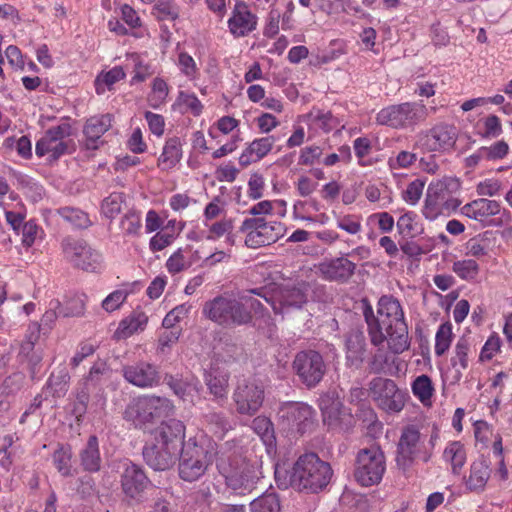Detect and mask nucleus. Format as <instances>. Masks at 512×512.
Listing matches in <instances>:
<instances>
[{"mask_svg":"<svg viewBox=\"0 0 512 512\" xmlns=\"http://www.w3.org/2000/svg\"><path fill=\"white\" fill-rule=\"evenodd\" d=\"M500 212V204L495 200L479 198L465 204L461 208V214L476 220L483 221L486 218L497 215Z\"/></svg>","mask_w":512,"mask_h":512,"instance_id":"cd10ccee","label":"nucleus"},{"mask_svg":"<svg viewBox=\"0 0 512 512\" xmlns=\"http://www.w3.org/2000/svg\"><path fill=\"white\" fill-rule=\"evenodd\" d=\"M257 26V16L249 6L241 0L235 2L232 15L228 20V28L235 37H244L254 31Z\"/></svg>","mask_w":512,"mask_h":512,"instance_id":"4be33fe9","label":"nucleus"},{"mask_svg":"<svg viewBox=\"0 0 512 512\" xmlns=\"http://www.w3.org/2000/svg\"><path fill=\"white\" fill-rule=\"evenodd\" d=\"M165 382L174 392V394L184 401H187L191 398L192 390H197L196 384L173 375H166Z\"/></svg>","mask_w":512,"mask_h":512,"instance_id":"c03bdc74","label":"nucleus"},{"mask_svg":"<svg viewBox=\"0 0 512 512\" xmlns=\"http://www.w3.org/2000/svg\"><path fill=\"white\" fill-rule=\"evenodd\" d=\"M205 384L215 399H224L227 396L228 377L215 372H206L204 375Z\"/></svg>","mask_w":512,"mask_h":512,"instance_id":"a19ab883","label":"nucleus"},{"mask_svg":"<svg viewBox=\"0 0 512 512\" xmlns=\"http://www.w3.org/2000/svg\"><path fill=\"white\" fill-rule=\"evenodd\" d=\"M41 326L37 322L29 324L25 338L20 345L19 357L24 360L29 355L35 353L40 348H36V344L40 338Z\"/></svg>","mask_w":512,"mask_h":512,"instance_id":"ea45409f","label":"nucleus"},{"mask_svg":"<svg viewBox=\"0 0 512 512\" xmlns=\"http://www.w3.org/2000/svg\"><path fill=\"white\" fill-rule=\"evenodd\" d=\"M153 14L158 20H176L179 17V8L173 0H157L153 7Z\"/></svg>","mask_w":512,"mask_h":512,"instance_id":"3c124183","label":"nucleus"},{"mask_svg":"<svg viewBox=\"0 0 512 512\" xmlns=\"http://www.w3.org/2000/svg\"><path fill=\"white\" fill-rule=\"evenodd\" d=\"M179 336L180 330L178 328H165L158 338V352L166 354L177 343Z\"/></svg>","mask_w":512,"mask_h":512,"instance_id":"680f3d73","label":"nucleus"},{"mask_svg":"<svg viewBox=\"0 0 512 512\" xmlns=\"http://www.w3.org/2000/svg\"><path fill=\"white\" fill-rule=\"evenodd\" d=\"M274 143V136H267L255 139L248 145V147L240 155V165L246 167L253 162L261 160L272 150Z\"/></svg>","mask_w":512,"mask_h":512,"instance_id":"c756f323","label":"nucleus"},{"mask_svg":"<svg viewBox=\"0 0 512 512\" xmlns=\"http://www.w3.org/2000/svg\"><path fill=\"white\" fill-rule=\"evenodd\" d=\"M323 154V150L321 147L312 145L307 146L301 150L299 156V164L300 165H313L317 161H319L320 157Z\"/></svg>","mask_w":512,"mask_h":512,"instance_id":"774afa93","label":"nucleus"},{"mask_svg":"<svg viewBox=\"0 0 512 512\" xmlns=\"http://www.w3.org/2000/svg\"><path fill=\"white\" fill-rule=\"evenodd\" d=\"M109 367L103 360L96 361L90 368L87 375H85L79 385H84L92 391H100L103 377L108 373Z\"/></svg>","mask_w":512,"mask_h":512,"instance_id":"c9c22d12","label":"nucleus"},{"mask_svg":"<svg viewBox=\"0 0 512 512\" xmlns=\"http://www.w3.org/2000/svg\"><path fill=\"white\" fill-rule=\"evenodd\" d=\"M25 376L21 372H16L5 378L2 384V393L6 395L18 392L24 385Z\"/></svg>","mask_w":512,"mask_h":512,"instance_id":"69168bd1","label":"nucleus"},{"mask_svg":"<svg viewBox=\"0 0 512 512\" xmlns=\"http://www.w3.org/2000/svg\"><path fill=\"white\" fill-rule=\"evenodd\" d=\"M457 140V129L455 126L440 123L428 131L418 135L417 145L429 152L444 151L452 148Z\"/></svg>","mask_w":512,"mask_h":512,"instance_id":"a211bd4d","label":"nucleus"},{"mask_svg":"<svg viewBox=\"0 0 512 512\" xmlns=\"http://www.w3.org/2000/svg\"><path fill=\"white\" fill-rule=\"evenodd\" d=\"M148 322L147 315L142 311H134L128 318L122 320L120 322L118 333L121 334L122 337L126 338L143 330Z\"/></svg>","mask_w":512,"mask_h":512,"instance_id":"58836bf2","label":"nucleus"},{"mask_svg":"<svg viewBox=\"0 0 512 512\" xmlns=\"http://www.w3.org/2000/svg\"><path fill=\"white\" fill-rule=\"evenodd\" d=\"M53 463L62 476L71 474V452L69 449L60 447L53 453Z\"/></svg>","mask_w":512,"mask_h":512,"instance_id":"4d7b16f0","label":"nucleus"},{"mask_svg":"<svg viewBox=\"0 0 512 512\" xmlns=\"http://www.w3.org/2000/svg\"><path fill=\"white\" fill-rule=\"evenodd\" d=\"M430 457L431 454L426 452L419 430L414 426L405 427L397 446L396 463L398 468L406 472L416 459L420 458L423 462H428Z\"/></svg>","mask_w":512,"mask_h":512,"instance_id":"9b49d317","label":"nucleus"},{"mask_svg":"<svg viewBox=\"0 0 512 512\" xmlns=\"http://www.w3.org/2000/svg\"><path fill=\"white\" fill-rule=\"evenodd\" d=\"M204 419L214 433H223L230 428L229 420L223 412L210 411L204 415Z\"/></svg>","mask_w":512,"mask_h":512,"instance_id":"052dcab7","label":"nucleus"},{"mask_svg":"<svg viewBox=\"0 0 512 512\" xmlns=\"http://www.w3.org/2000/svg\"><path fill=\"white\" fill-rule=\"evenodd\" d=\"M182 158V144L178 137L166 140L163 151L158 158V166L168 170L176 166Z\"/></svg>","mask_w":512,"mask_h":512,"instance_id":"2f4dec72","label":"nucleus"},{"mask_svg":"<svg viewBox=\"0 0 512 512\" xmlns=\"http://www.w3.org/2000/svg\"><path fill=\"white\" fill-rule=\"evenodd\" d=\"M307 302L306 290L302 287H285L280 292L279 304L272 303L276 314L288 312L291 309H300Z\"/></svg>","mask_w":512,"mask_h":512,"instance_id":"c85d7f7f","label":"nucleus"},{"mask_svg":"<svg viewBox=\"0 0 512 512\" xmlns=\"http://www.w3.org/2000/svg\"><path fill=\"white\" fill-rule=\"evenodd\" d=\"M244 305L245 303L239 299L238 295L237 297L218 295L205 302L202 314L225 329H234L250 325L253 321L252 315Z\"/></svg>","mask_w":512,"mask_h":512,"instance_id":"20e7f679","label":"nucleus"},{"mask_svg":"<svg viewBox=\"0 0 512 512\" xmlns=\"http://www.w3.org/2000/svg\"><path fill=\"white\" fill-rule=\"evenodd\" d=\"M173 404L167 398L145 395L134 398L125 409V418L136 427L146 429L173 412Z\"/></svg>","mask_w":512,"mask_h":512,"instance_id":"39448f33","label":"nucleus"},{"mask_svg":"<svg viewBox=\"0 0 512 512\" xmlns=\"http://www.w3.org/2000/svg\"><path fill=\"white\" fill-rule=\"evenodd\" d=\"M363 304V315L371 343L378 347L387 341L389 349L395 354L408 350V326L400 302L393 296H382L378 301L377 315L366 299Z\"/></svg>","mask_w":512,"mask_h":512,"instance_id":"f257e3e1","label":"nucleus"},{"mask_svg":"<svg viewBox=\"0 0 512 512\" xmlns=\"http://www.w3.org/2000/svg\"><path fill=\"white\" fill-rule=\"evenodd\" d=\"M452 337V327L449 323L440 325L435 337V353L438 356L443 355L450 347Z\"/></svg>","mask_w":512,"mask_h":512,"instance_id":"6e6d98bb","label":"nucleus"},{"mask_svg":"<svg viewBox=\"0 0 512 512\" xmlns=\"http://www.w3.org/2000/svg\"><path fill=\"white\" fill-rule=\"evenodd\" d=\"M413 394L423 403L426 404L430 401L434 387L432 381L427 375L418 376L412 384Z\"/></svg>","mask_w":512,"mask_h":512,"instance_id":"09e8293b","label":"nucleus"},{"mask_svg":"<svg viewBox=\"0 0 512 512\" xmlns=\"http://www.w3.org/2000/svg\"><path fill=\"white\" fill-rule=\"evenodd\" d=\"M234 230V222L232 219H222L220 221L214 222L208 229V234L206 236L207 240L216 241L219 238L225 236V242L229 246L235 245V234Z\"/></svg>","mask_w":512,"mask_h":512,"instance_id":"4c0bfd02","label":"nucleus"},{"mask_svg":"<svg viewBox=\"0 0 512 512\" xmlns=\"http://www.w3.org/2000/svg\"><path fill=\"white\" fill-rule=\"evenodd\" d=\"M368 396L386 412H400L405 406V393L389 378H372L368 383Z\"/></svg>","mask_w":512,"mask_h":512,"instance_id":"f8f14e48","label":"nucleus"},{"mask_svg":"<svg viewBox=\"0 0 512 512\" xmlns=\"http://www.w3.org/2000/svg\"><path fill=\"white\" fill-rule=\"evenodd\" d=\"M389 364V357L386 352L379 349L369 360L368 368L370 373L382 374L386 373V367Z\"/></svg>","mask_w":512,"mask_h":512,"instance_id":"0e129e2a","label":"nucleus"},{"mask_svg":"<svg viewBox=\"0 0 512 512\" xmlns=\"http://www.w3.org/2000/svg\"><path fill=\"white\" fill-rule=\"evenodd\" d=\"M125 202L123 193L113 192L102 201L101 209L103 214L110 219L115 218L122 210Z\"/></svg>","mask_w":512,"mask_h":512,"instance_id":"8fccbe9b","label":"nucleus"},{"mask_svg":"<svg viewBox=\"0 0 512 512\" xmlns=\"http://www.w3.org/2000/svg\"><path fill=\"white\" fill-rule=\"evenodd\" d=\"M491 473L490 462L483 455L480 456L471 463L469 474L464 477L466 489L474 493L483 492L491 477Z\"/></svg>","mask_w":512,"mask_h":512,"instance_id":"393cba45","label":"nucleus"},{"mask_svg":"<svg viewBox=\"0 0 512 512\" xmlns=\"http://www.w3.org/2000/svg\"><path fill=\"white\" fill-rule=\"evenodd\" d=\"M239 230L246 233L245 245L253 249L271 245L284 234L281 222H267L263 217L246 218Z\"/></svg>","mask_w":512,"mask_h":512,"instance_id":"9d476101","label":"nucleus"},{"mask_svg":"<svg viewBox=\"0 0 512 512\" xmlns=\"http://www.w3.org/2000/svg\"><path fill=\"white\" fill-rule=\"evenodd\" d=\"M443 457L450 462L453 474L459 475L466 463V450L459 441H453L445 448Z\"/></svg>","mask_w":512,"mask_h":512,"instance_id":"e433bc0d","label":"nucleus"},{"mask_svg":"<svg viewBox=\"0 0 512 512\" xmlns=\"http://www.w3.org/2000/svg\"><path fill=\"white\" fill-rule=\"evenodd\" d=\"M356 264L346 257L326 259L319 263L318 271L327 281L347 283L355 274Z\"/></svg>","mask_w":512,"mask_h":512,"instance_id":"aec40b11","label":"nucleus"},{"mask_svg":"<svg viewBox=\"0 0 512 512\" xmlns=\"http://www.w3.org/2000/svg\"><path fill=\"white\" fill-rule=\"evenodd\" d=\"M252 429L261 438L267 447H273L276 443L274 426L270 419L262 416L254 418Z\"/></svg>","mask_w":512,"mask_h":512,"instance_id":"79ce46f5","label":"nucleus"},{"mask_svg":"<svg viewBox=\"0 0 512 512\" xmlns=\"http://www.w3.org/2000/svg\"><path fill=\"white\" fill-rule=\"evenodd\" d=\"M428 117L426 105L419 102H404L382 108L376 115V123L394 129L413 128Z\"/></svg>","mask_w":512,"mask_h":512,"instance_id":"423d86ee","label":"nucleus"},{"mask_svg":"<svg viewBox=\"0 0 512 512\" xmlns=\"http://www.w3.org/2000/svg\"><path fill=\"white\" fill-rule=\"evenodd\" d=\"M216 468L224 480L236 482L235 470L244 465L247 457L244 455L243 447L235 440L225 441L219 446L216 445Z\"/></svg>","mask_w":512,"mask_h":512,"instance_id":"2eb2a0df","label":"nucleus"},{"mask_svg":"<svg viewBox=\"0 0 512 512\" xmlns=\"http://www.w3.org/2000/svg\"><path fill=\"white\" fill-rule=\"evenodd\" d=\"M415 219L416 214L414 212H406L400 216L397 221V229L399 230V233L409 235L410 237H415L420 234L423 229H417Z\"/></svg>","mask_w":512,"mask_h":512,"instance_id":"bf43d9fd","label":"nucleus"},{"mask_svg":"<svg viewBox=\"0 0 512 512\" xmlns=\"http://www.w3.org/2000/svg\"><path fill=\"white\" fill-rule=\"evenodd\" d=\"M422 213L424 217L429 220H434L438 215L443 214L442 202H440L429 188L427 189Z\"/></svg>","mask_w":512,"mask_h":512,"instance_id":"13d9d810","label":"nucleus"},{"mask_svg":"<svg viewBox=\"0 0 512 512\" xmlns=\"http://www.w3.org/2000/svg\"><path fill=\"white\" fill-rule=\"evenodd\" d=\"M149 484L150 480L141 466L134 463L126 464L121 475V486L127 497L140 500Z\"/></svg>","mask_w":512,"mask_h":512,"instance_id":"412c9836","label":"nucleus"},{"mask_svg":"<svg viewBox=\"0 0 512 512\" xmlns=\"http://www.w3.org/2000/svg\"><path fill=\"white\" fill-rule=\"evenodd\" d=\"M189 266L181 249L174 252L166 262V268L172 274L179 273Z\"/></svg>","mask_w":512,"mask_h":512,"instance_id":"338daca9","label":"nucleus"},{"mask_svg":"<svg viewBox=\"0 0 512 512\" xmlns=\"http://www.w3.org/2000/svg\"><path fill=\"white\" fill-rule=\"evenodd\" d=\"M124 379L139 388H152L160 381L157 367L145 361H138L122 367Z\"/></svg>","mask_w":512,"mask_h":512,"instance_id":"6ab92c4d","label":"nucleus"},{"mask_svg":"<svg viewBox=\"0 0 512 512\" xmlns=\"http://www.w3.org/2000/svg\"><path fill=\"white\" fill-rule=\"evenodd\" d=\"M428 187L440 202H443L446 197H452L459 192L461 183L459 179L455 177H444L440 180L431 182Z\"/></svg>","mask_w":512,"mask_h":512,"instance_id":"f704fd0d","label":"nucleus"},{"mask_svg":"<svg viewBox=\"0 0 512 512\" xmlns=\"http://www.w3.org/2000/svg\"><path fill=\"white\" fill-rule=\"evenodd\" d=\"M84 310V296H73L68 299L64 305L61 304L59 314L62 315V317H79L84 314Z\"/></svg>","mask_w":512,"mask_h":512,"instance_id":"5fc2aeb1","label":"nucleus"},{"mask_svg":"<svg viewBox=\"0 0 512 512\" xmlns=\"http://www.w3.org/2000/svg\"><path fill=\"white\" fill-rule=\"evenodd\" d=\"M235 474L238 480L233 483L230 480H225V484L228 488L241 492L251 491L262 477L260 466L257 462H252L249 459L235 470Z\"/></svg>","mask_w":512,"mask_h":512,"instance_id":"a878e982","label":"nucleus"},{"mask_svg":"<svg viewBox=\"0 0 512 512\" xmlns=\"http://www.w3.org/2000/svg\"><path fill=\"white\" fill-rule=\"evenodd\" d=\"M386 471L384 452L378 445L361 449L356 457L354 478L363 487L381 482Z\"/></svg>","mask_w":512,"mask_h":512,"instance_id":"6e6552de","label":"nucleus"},{"mask_svg":"<svg viewBox=\"0 0 512 512\" xmlns=\"http://www.w3.org/2000/svg\"><path fill=\"white\" fill-rule=\"evenodd\" d=\"M489 234L490 232L486 231L482 234H479L469 239L466 243L467 255H471L473 257H480L486 255L489 247Z\"/></svg>","mask_w":512,"mask_h":512,"instance_id":"603ef678","label":"nucleus"},{"mask_svg":"<svg viewBox=\"0 0 512 512\" xmlns=\"http://www.w3.org/2000/svg\"><path fill=\"white\" fill-rule=\"evenodd\" d=\"M111 125L112 116L110 114L88 119L83 128L85 148L88 150L98 149L99 145L103 143L102 135L110 129Z\"/></svg>","mask_w":512,"mask_h":512,"instance_id":"bb28decb","label":"nucleus"},{"mask_svg":"<svg viewBox=\"0 0 512 512\" xmlns=\"http://www.w3.org/2000/svg\"><path fill=\"white\" fill-rule=\"evenodd\" d=\"M120 227L127 236H138L142 227L140 214L128 211L121 219Z\"/></svg>","mask_w":512,"mask_h":512,"instance_id":"864d4df0","label":"nucleus"},{"mask_svg":"<svg viewBox=\"0 0 512 512\" xmlns=\"http://www.w3.org/2000/svg\"><path fill=\"white\" fill-rule=\"evenodd\" d=\"M264 389L255 380L239 381L233 393V401L238 413L254 415L262 406Z\"/></svg>","mask_w":512,"mask_h":512,"instance_id":"dca6fc26","label":"nucleus"},{"mask_svg":"<svg viewBox=\"0 0 512 512\" xmlns=\"http://www.w3.org/2000/svg\"><path fill=\"white\" fill-rule=\"evenodd\" d=\"M216 453V443L209 437L201 435L190 438L180 452L179 476L187 482H194L202 477Z\"/></svg>","mask_w":512,"mask_h":512,"instance_id":"7ed1b4c3","label":"nucleus"},{"mask_svg":"<svg viewBox=\"0 0 512 512\" xmlns=\"http://www.w3.org/2000/svg\"><path fill=\"white\" fill-rule=\"evenodd\" d=\"M58 214L73 227L86 229L91 225L89 216L84 211L74 207H62L57 210Z\"/></svg>","mask_w":512,"mask_h":512,"instance_id":"37998d69","label":"nucleus"},{"mask_svg":"<svg viewBox=\"0 0 512 512\" xmlns=\"http://www.w3.org/2000/svg\"><path fill=\"white\" fill-rule=\"evenodd\" d=\"M274 474L280 489L291 487L299 492L317 493L329 484L333 470L316 453H306L297 459L291 469L277 465Z\"/></svg>","mask_w":512,"mask_h":512,"instance_id":"f03ea898","label":"nucleus"},{"mask_svg":"<svg viewBox=\"0 0 512 512\" xmlns=\"http://www.w3.org/2000/svg\"><path fill=\"white\" fill-rule=\"evenodd\" d=\"M252 295H256L262 299L265 300L268 304L272 306L271 297L268 296V291L265 287L250 289L246 291H242L238 293L239 299L245 303L244 306H246V309L248 310L249 314L253 316V313H260L262 312L264 306L262 302L258 299L253 298Z\"/></svg>","mask_w":512,"mask_h":512,"instance_id":"72a5a7b5","label":"nucleus"},{"mask_svg":"<svg viewBox=\"0 0 512 512\" xmlns=\"http://www.w3.org/2000/svg\"><path fill=\"white\" fill-rule=\"evenodd\" d=\"M425 183L416 179L407 185L403 191V199L411 205H415L421 198Z\"/></svg>","mask_w":512,"mask_h":512,"instance_id":"e2e57ef3","label":"nucleus"},{"mask_svg":"<svg viewBox=\"0 0 512 512\" xmlns=\"http://www.w3.org/2000/svg\"><path fill=\"white\" fill-rule=\"evenodd\" d=\"M70 375L66 367L59 368L56 372H52L49 376L43 392H47L54 398L65 396L68 391Z\"/></svg>","mask_w":512,"mask_h":512,"instance_id":"473e14b6","label":"nucleus"},{"mask_svg":"<svg viewBox=\"0 0 512 512\" xmlns=\"http://www.w3.org/2000/svg\"><path fill=\"white\" fill-rule=\"evenodd\" d=\"M180 450L167 447L158 442L143 449V457L146 463L157 471L168 470L174 466L180 455Z\"/></svg>","mask_w":512,"mask_h":512,"instance_id":"5701e85b","label":"nucleus"},{"mask_svg":"<svg viewBox=\"0 0 512 512\" xmlns=\"http://www.w3.org/2000/svg\"><path fill=\"white\" fill-rule=\"evenodd\" d=\"M326 370L323 356L316 350H302L294 356L292 371L307 389L317 387L323 380Z\"/></svg>","mask_w":512,"mask_h":512,"instance_id":"1a4fd4ad","label":"nucleus"},{"mask_svg":"<svg viewBox=\"0 0 512 512\" xmlns=\"http://www.w3.org/2000/svg\"><path fill=\"white\" fill-rule=\"evenodd\" d=\"M452 270L463 280L475 281L479 274V265L473 259L458 260L453 263Z\"/></svg>","mask_w":512,"mask_h":512,"instance_id":"a18cd8bd","label":"nucleus"},{"mask_svg":"<svg viewBox=\"0 0 512 512\" xmlns=\"http://www.w3.org/2000/svg\"><path fill=\"white\" fill-rule=\"evenodd\" d=\"M80 466L86 472L94 473L101 469L102 458L98 438L90 435L84 447L79 451Z\"/></svg>","mask_w":512,"mask_h":512,"instance_id":"7c9ffc66","label":"nucleus"},{"mask_svg":"<svg viewBox=\"0 0 512 512\" xmlns=\"http://www.w3.org/2000/svg\"><path fill=\"white\" fill-rule=\"evenodd\" d=\"M278 414L291 429L304 434L313 427L316 412L306 403L285 402L281 404Z\"/></svg>","mask_w":512,"mask_h":512,"instance_id":"f3484780","label":"nucleus"},{"mask_svg":"<svg viewBox=\"0 0 512 512\" xmlns=\"http://www.w3.org/2000/svg\"><path fill=\"white\" fill-rule=\"evenodd\" d=\"M470 349V343L467 338L461 337L455 346V356L451 358V363L456 368L457 374L461 375V370H465L468 367V352Z\"/></svg>","mask_w":512,"mask_h":512,"instance_id":"49530a36","label":"nucleus"},{"mask_svg":"<svg viewBox=\"0 0 512 512\" xmlns=\"http://www.w3.org/2000/svg\"><path fill=\"white\" fill-rule=\"evenodd\" d=\"M185 438V426L177 419H169L162 421L160 426L157 428L154 440L167 447H173L177 450H183L186 443Z\"/></svg>","mask_w":512,"mask_h":512,"instance_id":"b1692460","label":"nucleus"},{"mask_svg":"<svg viewBox=\"0 0 512 512\" xmlns=\"http://www.w3.org/2000/svg\"><path fill=\"white\" fill-rule=\"evenodd\" d=\"M318 401L323 423L329 429L347 431L353 427V415L335 391L322 394Z\"/></svg>","mask_w":512,"mask_h":512,"instance_id":"ddd939ff","label":"nucleus"},{"mask_svg":"<svg viewBox=\"0 0 512 512\" xmlns=\"http://www.w3.org/2000/svg\"><path fill=\"white\" fill-rule=\"evenodd\" d=\"M251 512H280V501L276 494H264L254 499L251 504Z\"/></svg>","mask_w":512,"mask_h":512,"instance_id":"de8ad7c7","label":"nucleus"},{"mask_svg":"<svg viewBox=\"0 0 512 512\" xmlns=\"http://www.w3.org/2000/svg\"><path fill=\"white\" fill-rule=\"evenodd\" d=\"M72 135V126L66 121L49 128L36 143L37 156L48 155L49 161H56L64 155L72 154L76 150Z\"/></svg>","mask_w":512,"mask_h":512,"instance_id":"0eeeda50","label":"nucleus"},{"mask_svg":"<svg viewBox=\"0 0 512 512\" xmlns=\"http://www.w3.org/2000/svg\"><path fill=\"white\" fill-rule=\"evenodd\" d=\"M61 248L64 258L76 268L93 272L100 264L101 255L83 239L65 237Z\"/></svg>","mask_w":512,"mask_h":512,"instance_id":"4468645a","label":"nucleus"}]
</instances>
